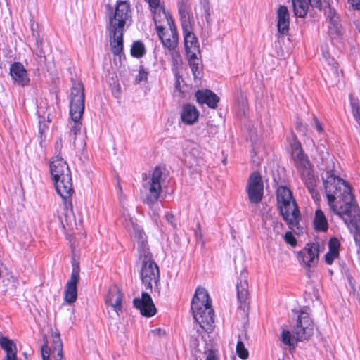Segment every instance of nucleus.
Masks as SVG:
<instances>
[{
	"mask_svg": "<svg viewBox=\"0 0 360 360\" xmlns=\"http://www.w3.org/2000/svg\"><path fill=\"white\" fill-rule=\"evenodd\" d=\"M166 220L173 227L176 226V224L174 221V216L172 212H167L165 215Z\"/></svg>",
	"mask_w": 360,
	"mask_h": 360,
	"instance_id": "a19ab883",
	"label": "nucleus"
},
{
	"mask_svg": "<svg viewBox=\"0 0 360 360\" xmlns=\"http://www.w3.org/2000/svg\"><path fill=\"white\" fill-rule=\"evenodd\" d=\"M190 28L184 30V46L188 58H195L200 56V46L195 34Z\"/></svg>",
	"mask_w": 360,
	"mask_h": 360,
	"instance_id": "f3484780",
	"label": "nucleus"
},
{
	"mask_svg": "<svg viewBox=\"0 0 360 360\" xmlns=\"http://www.w3.org/2000/svg\"><path fill=\"white\" fill-rule=\"evenodd\" d=\"M205 360H218V359L214 352H213L212 350H210L207 353Z\"/></svg>",
	"mask_w": 360,
	"mask_h": 360,
	"instance_id": "37998d69",
	"label": "nucleus"
},
{
	"mask_svg": "<svg viewBox=\"0 0 360 360\" xmlns=\"http://www.w3.org/2000/svg\"><path fill=\"white\" fill-rule=\"evenodd\" d=\"M53 340L54 344L53 356L63 358V344L60 335L58 334L53 335Z\"/></svg>",
	"mask_w": 360,
	"mask_h": 360,
	"instance_id": "7c9ffc66",
	"label": "nucleus"
},
{
	"mask_svg": "<svg viewBox=\"0 0 360 360\" xmlns=\"http://www.w3.org/2000/svg\"><path fill=\"white\" fill-rule=\"evenodd\" d=\"M248 199L252 203L259 202L263 196L264 184L260 174L254 172L249 177L247 184Z\"/></svg>",
	"mask_w": 360,
	"mask_h": 360,
	"instance_id": "9d476101",
	"label": "nucleus"
},
{
	"mask_svg": "<svg viewBox=\"0 0 360 360\" xmlns=\"http://www.w3.org/2000/svg\"><path fill=\"white\" fill-rule=\"evenodd\" d=\"M291 157L295 167L301 173L302 179L311 194L316 191L318 179L311 169L310 163L307 157L304 155L301 143L295 140L291 145Z\"/></svg>",
	"mask_w": 360,
	"mask_h": 360,
	"instance_id": "0eeeda50",
	"label": "nucleus"
},
{
	"mask_svg": "<svg viewBox=\"0 0 360 360\" xmlns=\"http://www.w3.org/2000/svg\"><path fill=\"white\" fill-rule=\"evenodd\" d=\"M314 124L315 128L316 129V130L319 132L323 131V127H322L321 122L319 121V120L316 117H314Z\"/></svg>",
	"mask_w": 360,
	"mask_h": 360,
	"instance_id": "79ce46f5",
	"label": "nucleus"
},
{
	"mask_svg": "<svg viewBox=\"0 0 360 360\" xmlns=\"http://www.w3.org/2000/svg\"><path fill=\"white\" fill-rule=\"evenodd\" d=\"M151 333H153L155 335L160 336L164 333V331L160 328H157L151 330Z\"/></svg>",
	"mask_w": 360,
	"mask_h": 360,
	"instance_id": "de8ad7c7",
	"label": "nucleus"
},
{
	"mask_svg": "<svg viewBox=\"0 0 360 360\" xmlns=\"http://www.w3.org/2000/svg\"><path fill=\"white\" fill-rule=\"evenodd\" d=\"M204 8H205V15H206V19L207 20V18L210 16V13L209 12L210 8H209L208 4L205 5Z\"/></svg>",
	"mask_w": 360,
	"mask_h": 360,
	"instance_id": "8fccbe9b",
	"label": "nucleus"
},
{
	"mask_svg": "<svg viewBox=\"0 0 360 360\" xmlns=\"http://www.w3.org/2000/svg\"><path fill=\"white\" fill-rule=\"evenodd\" d=\"M189 61V65L191 67V69L192 70L194 79H197L200 77V70H199V65H200V60L198 58V56L195 58H188Z\"/></svg>",
	"mask_w": 360,
	"mask_h": 360,
	"instance_id": "72a5a7b5",
	"label": "nucleus"
},
{
	"mask_svg": "<svg viewBox=\"0 0 360 360\" xmlns=\"http://www.w3.org/2000/svg\"><path fill=\"white\" fill-rule=\"evenodd\" d=\"M47 120H48L49 122L51 121L50 120V113H48V115H47Z\"/></svg>",
	"mask_w": 360,
	"mask_h": 360,
	"instance_id": "603ef678",
	"label": "nucleus"
},
{
	"mask_svg": "<svg viewBox=\"0 0 360 360\" xmlns=\"http://www.w3.org/2000/svg\"><path fill=\"white\" fill-rule=\"evenodd\" d=\"M195 321L207 333L214 328V314L209 294L204 288H198L191 303Z\"/></svg>",
	"mask_w": 360,
	"mask_h": 360,
	"instance_id": "20e7f679",
	"label": "nucleus"
},
{
	"mask_svg": "<svg viewBox=\"0 0 360 360\" xmlns=\"http://www.w3.org/2000/svg\"><path fill=\"white\" fill-rule=\"evenodd\" d=\"M278 31L283 35H287L290 30V13L285 6H280L277 10Z\"/></svg>",
	"mask_w": 360,
	"mask_h": 360,
	"instance_id": "412c9836",
	"label": "nucleus"
},
{
	"mask_svg": "<svg viewBox=\"0 0 360 360\" xmlns=\"http://www.w3.org/2000/svg\"><path fill=\"white\" fill-rule=\"evenodd\" d=\"M351 106L353 116L355 120L360 124V108L356 101L351 99Z\"/></svg>",
	"mask_w": 360,
	"mask_h": 360,
	"instance_id": "c9c22d12",
	"label": "nucleus"
},
{
	"mask_svg": "<svg viewBox=\"0 0 360 360\" xmlns=\"http://www.w3.org/2000/svg\"><path fill=\"white\" fill-rule=\"evenodd\" d=\"M246 271H242L237 281L236 288L238 292V297L240 302L245 301L248 295V276Z\"/></svg>",
	"mask_w": 360,
	"mask_h": 360,
	"instance_id": "bb28decb",
	"label": "nucleus"
},
{
	"mask_svg": "<svg viewBox=\"0 0 360 360\" xmlns=\"http://www.w3.org/2000/svg\"><path fill=\"white\" fill-rule=\"evenodd\" d=\"M123 294L122 290L116 285L110 287L105 297V303L110 307L117 317L122 314Z\"/></svg>",
	"mask_w": 360,
	"mask_h": 360,
	"instance_id": "ddd939ff",
	"label": "nucleus"
},
{
	"mask_svg": "<svg viewBox=\"0 0 360 360\" xmlns=\"http://www.w3.org/2000/svg\"><path fill=\"white\" fill-rule=\"evenodd\" d=\"M284 238H285V242L288 244L290 245L291 246L294 247L296 245L297 240L291 232H290V231L286 232L285 234Z\"/></svg>",
	"mask_w": 360,
	"mask_h": 360,
	"instance_id": "e433bc0d",
	"label": "nucleus"
},
{
	"mask_svg": "<svg viewBox=\"0 0 360 360\" xmlns=\"http://www.w3.org/2000/svg\"><path fill=\"white\" fill-rule=\"evenodd\" d=\"M323 55L328 65L330 67V70L338 80L339 72L338 63L335 61L334 58L330 57L328 52H325L324 51H323Z\"/></svg>",
	"mask_w": 360,
	"mask_h": 360,
	"instance_id": "473e14b6",
	"label": "nucleus"
},
{
	"mask_svg": "<svg viewBox=\"0 0 360 360\" xmlns=\"http://www.w3.org/2000/svg\"><path fill=\"white\" fill-rule=\"evenodd\" d=\"M70 115L73 122L69 136L72 138L75 148H84L86 146L85 134L82 132L80 120L84 110V89L81 82L75 83L71 89Z\"/></svg>",
	"mask_w": 360,
	"mask_h": 360,
	"instance_id": "7ed1b4c3",
	"label": "nucleus"
},
{
	"mask_svg": "<svg viewBox=\"0 0 360 360\" xmlns=\"http://www.w3.org/2000/svg\"><path fill=\"white\" fill-rule=\"evenodd\" d=\"M320 245L318 243H308L300 252L302 264L306 267H314L318 264Z\"/></svg>",
	"mask_w": 360,
	"mask_h": 360,
	"instance_id": "2eb2a0df",
	"label": "nucleus"
},
{
	"mask_svg": "<svg viewBox=\"0 0 360 360\" xmlns=\"http://www.w3.org/2000/svg\"><path fill=\"white\" fill-rule=\"evenodd\" d=\"M340 243L336 238H332L328 243L329 250L325 255L326 262L330 265L339 257Z\"/></svg>",
	"mask_w": 360,
	"mask_h": 360,
	"instance_id": "c85d7f7f",
	"label": "nucleus"
},
{
	"mask_svg": "<svg viewBox=\"0 0 360 360\" xmlns=\"http://www.w3.org/2000/svg\"><path fill=\"white\" fill-rule=\"evenodd\" d=\"M63 148V136L60 135V136L57 139V141L55 143V150L56 153H58L56 155H60L61 150Z\"/></svg>",
	"mask_w": 360,
	"mask_h": 360,
	"instance_id": "ea45409f",
	"label": "nucleus"
},
{
	"mask_svg": "<svg viewBox=\"0 0 360 360\" xmlns=\"http://www.w3.org/2000/svg\"><path fill=\"white\" fill-rule=\"evenodd\" d=\"M42 110V107L41 106L39 110V113H40L41 110Z\"/></svg>",
	"mask_w": 360,
	"mask_h": 360,
	"instance_id": "5fc2aeb1",
	"label": "nucleus"
},
{
	"mask_svg": "<svg viewBox=\"0 0 360 360\" xmlns=\"http://www.w3.org/2000/svg\"><path fill=\"white\" fill-rule=\"evenodd\" d=\"M349 3L354 9H360V0H349Z\"/></svg>",
	"mask_w": 360,
	"mask_h": 360,
	"instance_id": "c03bdc74",
	"label": "nucleus"
},
{
	"mask_svg": "<svg viewBox=\"0 0 360 360\" xmlns=\"http://www.w3.org/2000/svg\"><path fill=\"white\" fill-rule=\"evenodd\" d=\"M53 358H54V359H55V360H65V359H63V358H58V357H57V356H53Z\"/></svg>",
	"mask_w": 360,
	"mask_h": 360,
	"instance_id": "3c124183",
	"label": "nucleus"
},
{
	"mask_svg": "<svg viewBox=\"0 0 360 360\" xmlns=\"http://www.w3.org/2000/svg\"><path fill=\"white\" fill-rule=\"evenodd\" d=\"M150 292L144 291L141 297H136L133 300L134 307L140 311L141 315L146 317L154 316L157 309L150 295Z\"/></svg>",
	"mask_w": 360,
	"mask_h": 360,
	"instance_id": "4468645a",
	"label": "nucleus"
},
{
	"mask_svg": "<svg viewBox=\"0 0 360 360\" xmlns=\"http://www.w3.org/2000/svg\"><path fill=\"white\" fill-rule=\"evenodd\" d=\"M198 345V340L197 338H192L191 340V346L196 347Z\"/></svg>",
	"mask_w": 360,
	"mask_h": 360,
	"instance_id": "09e8293b",
	"label": "nucleus"
},
{
	"mask_svg": "<svg viewBox=\"0 0 360 360\" xmlns=\"http://www.w3.org/2000/svg\"><path fill=\"white\" fill-rule=\"evenodd\" d=\"M10 75L15 83L22 86L27 85L30 82L25 67L19 62H15L11 65Z\"/></svg>",
	"mask_w": 360,
	"mask_h": 360,
	"instance_id": "a211bd4d",
	"label": "nucleus"
},
{
	"mask_svg": "<svg viewBox=\"0 0 360 360\" xmlns=\"http://www.w3.org/2000/svg\"><path fill=\"white\" fill-rule=\"evenodd\" d=\"M276 199L278 208L283 220L290 229H298L301 215L290 188L285 186L278 187Z\"/></svg>",
	"mask_w": 360,
	"mask_h": 360,
	"instance_id": "39448f33",
	"label": "nucleus"
},
{
	"mask_svg": "<svg viewBox=\"0 0 360 360\" xmlns=\"http://www.w3.org/2000/svg\"><path fill=\"white\" fill-rule=\"evenodd\" d=\"M58 194L64 200L66 209L72 207L71 197L74 193L71 175L53 179Z\"/></svg>",
	"mask_w": 360,
	"mask_h": 360,
	"instance_id": "9b49d317",
	"label": "nucleus"
},
{
	"mask_svg": "<svg viewBox=\"0 0 360 360\" xmlns=\"http://www.w3.org/2000/svg\"><path fill=\"white\" fill-rule=\"evenodd\" d=\"M111 51L119 55L123 50V32L122 30L108 29Z\"/></svg>",
	"mask_w": 360,
	"mask_h": 360,
	"instance_id": "b1692460",
	"label": "nucleus"
},
{
	"mask_svg": "<svg viewBox=\"0 0 360 360\" xmlns=\"http://www.w3.org/2000/svg\"><path fill=\"white\" fill-rule=\"evenodd\" d=\"M41 354L43 360H49L50 356V348L47 345H44L41 349Z\"/></svg>",
	"mask_w": 360,
	"mask_h": 360,
	"instance_id": "58836bf2",
	"label": "nucleus"
},
{
	"mask_svg": "<svg viewBox=\"0 0 360 360\" xmlns=\"http://www.w3.org/2000/svg\"><path fill=\"white\" fill-rule=\"evenodd\" d=\"M179 13L180 15L182 28L187 30L191 28L189 18L190 7L188 4V0H181L178 3Z\"/></svg>",
	"mask_w": 360,
	"mask_h": 360,
	"instance_id": "cd10ccee",
	"label": "nucleus"
},
{
	"mask_svg": "<svg viewBox=\"0 0 360 360\" xmlns=\"http://www.w3.org/2000/svg\"><path fill=\"white\" fill-rule=\"evenodd\" d=\"M324 187L330 209L344 221L356 243L359 242L360 211L350 186L339 176L328 172Z\"/></svg>",
	"mask_w": 360,
	"mask_h": 360,
	"instance_id": "f257e3e1",
	"label": "nucleus"
},
{
	"mask_svg": "<svg viewBox=\"0 0 360 360\" xmlns=\"http://www.w3.org/2000/svg\"><path fill=\"white\" fill-rule=\"evenodd\" d=\"M145 51V46L142 42L139 41L134 42L131 49V53L132 56L141 58L144 55Z\"/></svg>",
	"mask_w": 360,
	"mask_h": 360,
	"instance_id": "2f4dec72",
	"label": "nucleus"
},
{
	"mask_svg": "<svg viewBox=\"0 0 360 360\" xmlns=\"http://www.w3.org/2000/svg\"><path fill=\"white\" fill-rule=\"evenodd\" d=\"M131 19L129 3L127 1H117L114 11L109 15L108 29L124 30L125 25Z\"/></svg>",
	"mask_w": 360,
	"mask_h": 360,
	"instance_id": "1a4fd4ad",
	"label": "nucleus"
},
{
	"mask_svg": "<svg viewBox=\"0 0 360 360\" xmlns=\"http://www.w3.org/2000/svg\"><path fill=\"white\" fill-rule=\"evenodd\" d=\"M124 217L125 228L138 243L140 260L139 276L141 284L147 291L159 292L160 270L156 262L152 259V254L146 243V234L129 214Z\"/></svg>",
	"mask_w": 360,
	"mask_h": 360,
	"instance_id": "f03ea898",
	"label": "nucleus"
},
{
	"mask_svg": "<svg viewBox=\"0 0 360 360\" xmlns=\"http://www.w3.org/2000/svg\"><path fill=\"white\" fill-rule=\"evenodd\" d=\"M199 115L200 112L195 105L189 103L183 105L181 112V119L185 124H194L198 122Z\"/></svg>",
	"mask_w": 360,
	"mask_h": 360,
	"instance_id": "393cba45",
	"label": "nucleus"
},
{
	"mask_svg": "<svg viewBox=\"0 0 360 360\" xmlns=\"http://www.w3.org/2000/svg\"><path fill=\"white\" fill-rule=\"evenodd\" d=\"M314 224L316 230L326 231L328 229L327 219L321 210H316Z\"/></svg>",
	"mask_w": 360,
	"mask_h": 360,
	"instance_id": "c756f323",
	"label": "nucleus"
},
{
	"mask_svg": "<svg viewBox=\"0 0 360 360\" xmlns=\"http://www.w3.org/2000/svg\"><path fill=\"white\" fill-rule=\"evenodd\" d=\"M236 352L238 356L242 359H246L248 357V351L245 347L243 342L240 340L238 341L236 345Z\"/></svg>",
	"mask_w": 360,
	"mask_h": 360,
	"instance_id": "f704fd0d",
	"label": "nucleus"
},
{
	"mask_svg": "<svg viewBox=\"0 0 360 360\" xmlns=\"http://www.w3.org/2000/svg\"><path fill=\"white\" fill-rule=\"evenodd\" d=\"M294 13L297 17L304 18L307 14L310 6L320 7L321 0H291Z\"/></svg>",
	"mask_w": 360,
	"mask_h": 360,
	"instance_id": "aec40b11",
	"label": "nucleus"
},
{
	"mask_svg": "<svg viewBox=\"0 0 360 360\" xmlns=\"http://www.w3.org/2000/svg\"><path fill=\"white\" fill-rule=\"evenodd\" d=\"M170 34L166 33L165 30L157 31L158 37L162 42L165 47L169 50H174L178 43V35L174 26L169 27Z\"/></svg>",
	"mask_w": 360,
	"mask_h": 360,
	"instance_id": "5701e85b",
	"label": "nucleus"
},
{
	"mask_svg": "<svg viewBox=\"0 0 360 360\" xmlns=\"http://www.w3.org/2000/svg\"><path fill=\"white\" fill-rule=\"evenodd\" d=\"M276 226H279V227H281V226H282V224H276Z\"/></svg>",
	"mask_w": 360,
	"mask_h": 360,
	"instance_id": "864d4df0",
	"label": "nucleus"
},
{
	"mask_svg": "<svg viewBox=\"0 0 360 360\" xmlns=\"http://www.w3.org/2000/svg\"><path fill=\"white\" fill-rule=\"evenodd\" d=\"M184 161L189 168H195L202 162V153L199 147L192 146L184 150Z\"/></svg>",
	"mask_w": 360,
	"mask_h": 360,
	"instance_id": "6ab92c4d",
	"label": "nucleus"
},
{
	"mask_svg": "<svg viewBox=\"0 0 360 360\" xmlns=\"http://www.w3.org/2000/svg\"><path fill=\"white\" fill-rule=\"evenodd\" d=\"M198 103L207 105L210 108L215 109L219 102V97L210 90H198L195 93Z\"/></svg>",
	"mask_w": 360,
	"mask_h": 360,
	"instance_id": "4be33fe9",
	"label": "nucleus"
},
{
	"mask_svg": "<svg viewBox=\"0 0 360 360\" xmlns=\"http://www.w3.org/2000/svg\"><path fill=\"white\" fill-rule=\"evenodd\" d=\"M148 78V72L143 68H141L139 74L136 77V82L139 83L142 81H146Z\"/></svg>",
	"mask_w": 360,
	"mask_h": 360,
	"instance_id": "4c0bfd02",
	"label": "nucleus"
},
{
	"mask_svg": "<svg viewBox=\"0 0 360 360\" xmlns=\"http://www.w3.org/2000/svg\"><path fill=\"white\" fill-rule=\"evenodd\" d=\"M314 332V323L309 314L305 311H300L292 332L283 330L281 335V340L286 345L294 346L297 341L309 339Z\"/></svg>",
	"mask_w": 360,
	"mask_h": 360,
	"instance_id": "423d86ee",
	"label": "nucleus"
},
{
	"mask_svg": "<svg viewBox=\"0 0 360 360\" xmlns=\"http://www.w3.org/2000/svg\"><path fill=\"white\" fill-rule=\"evenodd\" d=\"M175 77H176V83H175V89H179L180 86V76L178 72H175Z\"/></svg>",
	"mask_w": 360,
	"mask_h": 360,
	"instance_id": "49530a36",
	"label": "nucleus"
},
{
	"mask_svg": "<svg viewBox=\"0 0 360 360\" xmlns=\"http://www.w3.org/2000/svg\"><path fill=\"white\" fill-rule=\"evenodd\" d=\"M50 172L53 179L71 175L66 161L60 155L53 158L50 162Z\"/></svg>",
	"mask_w": 360,
	"mask_h": 360,
	"instance_id": "dca6fc26",
	"label": "nucleus"
},
{
	"mask_svg": "<svg viewBox=\"0 0 360 360\" xmlns=\"http://www.w3.org/2000/svg\"><path fill=\"white\" fill-rule=\"evenodd\" d=\"M296 128H297V130H299L300 131L302 132L303 134H305V131H306L305 125L303 124L301 122H300V121L297 122V123H296Z\"/></svg>",
	"mask_w": 360,
	"mask_h": 360,
	"instance_id": "a18cd8bd",
	"label": "nucleus"
},
{
	"mask_svg": "<svg viewBox=\"0 0 360 360\" xmlns=\"http://www.w3.org/2000/svg\"><path fill=\"white\" fill-rule=\"evenodd\" d=\"M165 178L164 169L158 166L149 174L148 179L143 185L146 191L145 203L152 206L158 200L162 191V184Z\"/></svg>",
	"mask_w": 360,
	"mask_h": 360,
	"instance_id": "6e6552de",
	"label": "nucleus"
},
{
	"mask_svg": "<svg viewBox=\"0 0 360 360\" xmlns=\"http://www.w3.org/2000/svg\"><path fill=\"white\" fill-rule=\"evenodd\" d=\"M0 345L6 355L4 360H20L17 357V347L14 342L6 337L0 338Z\"/></svg>",
	"mask_w": 360,
	"mask_h": 360,
	"instance_id": "a878e982",
	"label": "nucleus"
},
{
	"mask_svg": "<svg viewBox=\"0 0 360 360\" xmlns=\"http://www.w3.org/2000/svg\"><path fill=\"white\" fill-rule=\"evenodd\" d=\"M79 278V264H75L72 266L70 278L67 282L64 290V300L68 304L74 303L77 298V283Z\"/></svg>",
	"mask_w": 360,
	"mask_h": 360,
	"instance_id": "f8f14e48",
	"label": "nucleus"
}]
</instances>
